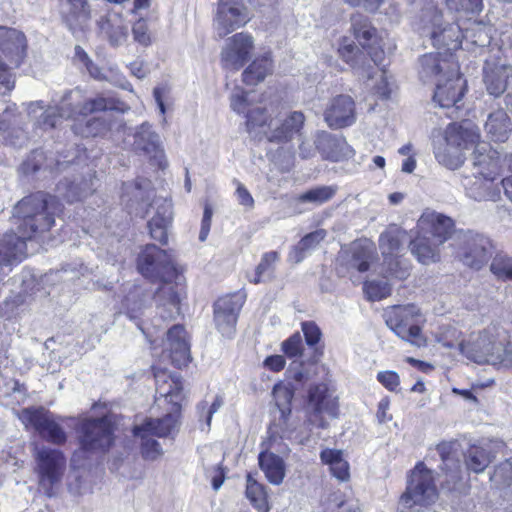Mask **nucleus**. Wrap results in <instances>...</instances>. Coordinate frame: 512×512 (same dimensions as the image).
Segmentation results:
<instances>
[{
  "label": "nucleus",
  "instance_id": "680f3d73",
  "mask_svg": "<svg viewBox=\"0 0 512 512\" xmlns=\"http://www.w3.org/2000/svg\"><path fill=\"white\" fill-rule=\"evenodd\" d=\"M364 291L370 300L378 301L390 295L391 287L386 280L367 281Z\"/></svg>",
  "mask_w": 512,
  "mask_h": 512
},
{
  "label": "nucleus",
  "instance_id": "6e6d98bb",
  "mask_svg": "<svg viewBox=\"0 0 512 512\" xmlns=\"http://www.w3.org/2000/svg\"><path fill=\"white\" fill-rule=\"evenodd\" d=\"M490 271L499 280L512 281V257L504 252H497L492 258Z\"/></svg>",
  "mask_w": 512,
  "mask_h": 512
},
{
  "label": "nucleus",
  "instance_id": "bb28decb",
  "mask_svg": "<svg viewBox=\"0 0 512 512\" xmlns=\"http://www.w3.org/2000/svg\"><path fill=\"white\" fill-rule=\"evenodd\" d=\"M26 37L13 28L0 27V50L9 63L18 67L26 55Z\"/></svg>",
  "mask_w": 512,
  "mask_h": 512
},
{
  "label": "nucleus",
  "instance_id": "79ce46f5",
  "mask_svg": "<svg viewBox=\"0 0 512 512\" xmlns=\"http://www.w3.org/2000/svg\"><path fill=\"white\" fill-rule=\"evenodd\" d=\"M321 461L329 466L331 474L340 481H347L350 477L349 464L343 458L341 450L324 449L320 453Z\"/></svg>",
  "mask_w": 512,
  "mask_h": 512
},
{
  "label": "nucleus",
  "instance_id": "603ef678",
  "mask_svg": "<svg viewBox=\"0 0 512 512\" xmlns=\"http://www.w3.org/2000/svg\"><path fill=\"white\" fill-rule=\"evenodd\" d=\"M247 131L257 137L262 134L265 138V130H268V123L271 119L262 107H254L249 109L246 114Z\"/></svg>",
  "mask_w": 512,
  "mask_h": 512
},
{
  "label": "nucleus",
  "instance_id": "c9c22d12",
  "mask_svg": "<svg viewBox=\"0 0 512 512\" xmlns=\"http://www.w3.org/2000/svg\"><path fill=\"white\" fill-rule=\"evenodd\" d=\"M440 246L437 241L420 231L410 242L411 253L425 265L440 261Z\"/></svg>",
  "mask_w": 512,
  "mask_h": 512
},
{
  "label": "nucleus",
  "instance_id": "393cba45",
  "mask_svg": "<svg viewBox=\"0 0 512 512\" xmlns=\"http://www.w3.org/2000/svg\"><path fill=\"white\" fill-rule=\"evenodd\" d=\"M441 139L453 145L455 148H460L463 152L471 146L477 145L480 139L478 127L469 120H464L461 123L449 124L444 132V137Z\"/></svg>",
  "mask_w": 512,
  "mask_h": 512
},
{
  "label": "nucleus",
  "instance_id": "c85d7f7f",
  "mask_svg": "<svg viewBox=\"0 0 512 512\" xmlns=\"http://www.w3.org/2000/svg\"><path fill=\"white\" fill-rule=\"evenodd\" d=\"M512 76V66L496 61H486L483 67V81L490 95L499 97L506 88L509 77Z\"/></svg>",
  "mask_w": 512,
  "mask_h": 512
},
{
  "label": "nucleus",
  "instance_id": "13d9d810",
  "mask_svg": "<svg viewBox=\"0 0 512 512\" xmlns=\"http://www.w3.org/2000/svg\"><path fill=\"white\" fill-rule=\"evenodd\" d=\"M286 373L288 378L292 379L297 385H303L315 374V365L313 363L305 364L302 361L294 360Z\"/></svg>",
  "mask_w": 512,
  "mask_h": 512
},
{
  "label": "nucleus",
  "instance_id": "37998d69",
  "mask_svg": "<svg viewBox=\"0 0 512 512\" xmlns=\"http://www.w3.org/2000/svg\"><path fill=\"white\" fill-rule=\"evenodd\" d=\"M348 264L359 272H366L373 259V247L369 243L353 242L349 249Z\"/></svg>",
  "mask_w": 512,
  "mask_h": 512
},
{
  "label": "nucleus",
  "instance_id": "cd10ccee",
  "mask_svg": "<svg viewBox=\"0 0 512 512\" xmlns=\"http://www.w3.org/2000/svg\"><path fill=\"white\" fill-rule=\"evenodd\" d=\"M315 146L325 159L335 162L348 159L354 154L352 147L343 137L324 131L317 134Z\"/></svg>",
  "mask_w": 512,
  "mask_h": 512
},
{
  "label": "nucleus",
  "instance_id": "5701e85b",
  "mask_svg": "<svg viewBox=\"0 0 512 512\" xmlns=\"http://www.w3.org/2000/svg\"><path fill=\"white\" fill-rule=\"evenodd\" d=\"M475 174L499 177L502 175L501 155L486 142L477 143L472 153Z\"/></svg>",
  "mask_w": 512,
  "mask_h": 512
},
{
  "label": "nucleus",
  "instance_id": "8fccbe9b",
  "mask_svg": "<svg viewBox=\"0 0 512 512\" xmlns=\"http://www.w3.org/2000/svg\"><path fill=\"white\" fill-rule=\"evenodd\" d=\"M133 434L141 439V454L145 459L153 461L162 456V447L158 441L152 438L153 434L137 425L133 428Z\"/></svg>",
  "mask_w": 512,
  "mask_h": 512
},
{
  "label": "nucleus",
  "instance_id": "9d476101",
  "mask_svg": "<svg viewBox=\"0 0 512 512\" xmlns=\"http://www.w3.org/2000/svg\"><path fill=\"white\" fill-rule=\"evenodd\" d=\"M305 116L300 111H291L269 120L265 139L268 142L282 144L294 138L302 139Z\"/></svg>",
  "mask_w": 512,
  "mask_h": 512
},
{
  "label": "nucleus",
  "instance_id": "f704fd0d",
  "mask_svg": "<svg viewBox=\"0 0 512 512\" xmlns=\"http://www.w3.org/2000/svg\"><path fill=\"white\" fill-rule=\"evenodd\" d=\"M150 295L144 293L140 287H134L124 297L122 301V312L131 320L134 321L136 326L143 331L140 319L147 308V303Z\"/></svg>",
  "mask_w": 512,
  "mask_h": 512
},
{
  "label": "nucleus",
  "instance_id": "5fc2aeb1",
  "mask_svg": "<svg viewBox=\"0 0 512 512\" xmlns=\"http://www.w3.org/2000/svg\"><path fill=\"white\" fill-rule=\"evenodd\" d=\"M246 496L258 510L266 511L268 509L265 487L253 479L251 474L247 475Z\"/></svg>",
  "mask_w": 512,
  "mask_h": 512
},
{
  "label": "nucleus",
  "instance_id": "e433bc0d",
  "mask_svg": "<svg viewBox=\"0 0 512 512\" xmlns=\"http://www.w3.org/2000/svg\"><path fill=\"white\" fill-rule=\"evenodd\" d=\"M484 129L491 140L504 142L512 130V123L504 109L489 113Z\"/></svg>",
  "mask_w": 512,
  "mask_h": 512
},
{
  "label": "nucleus",
  "instance_id": "412c9836",
  "mask_svg": "<svg viewBox=\"0 0 512 512\" xmlns=\"http://www.w3.org/2000/svg\"><path fill=\"white\" fill-rule=\"evenodd\" d=\"M75 92L66 91L58 105L49 106L36 120V125L42 130H50L59 126L65 119L77 120L75 107Z\"/></svg>",
  "mask_w": 512,
  "mask_h": 512
},
{
  "label": "nucleus",
  "instance_id": "423d86ee",
  "mask_svg": "<svg viewBox=\"0 0 512 512\" xmlns=\"http://www.w3.org/2000/svg\"><path fill=\"white\" fill-rule=\"evenodd\" d=\"M493 248L492 240L488 236L468 230L460 237L456 257L463 265L480 270L491 258Z\"/></svg>",
  "mask_w": 512,
  "mask_h": 512
},
{
  "label": "nucleus",
  "instance_id": "a18cd8bd",
  "mask_svg": "<svg viewBox=\"0 0 512 512\" xmlns=\"http://www.w3.org/2000/svg\"><path fill=\"white\" fill-rule=\"evenodd\" d=\"M325 237L326 231L324 229H318L305 235L290 252V260L295 263H300L305 258L306 254L314 249Z\"/></svg>",
  "mask_w": 512,
  "mask_h": 512
},
{
  "label": "nucleus",
  "instance_id": "a878e982",
  "mask_svg": "<svg viewBox=\"0 0 512 512\" xmlns=\"http://www.w3.org/2000/svg\"><path fill=\"white\" fill-rule=\"evenodd\" d=\"M441 56L442 53L437 52L423 55L420 58L419 75L424 82L431 80L433 77L442 79L451 73L453 68H458L453 54H444V58H441Z\"/></svg>",
  "mask_w": 512,
  "mask_h": 512
},
{
  "label": "nucleus",
  "instance_id": "0eeeda50",
  "mask_svg": "<svg viewBox=\"0 0 512 512\" xmlns=\"http://www.w3.org/2000/svg\"><path fill=\"white\" fill-rule=\"evenodd\" d=\"M81 447L89 451H105L113 443V426L108 417L86 418L78 427Z\"/></svg>",
  "mask_w": 512,
  "mask_h": 512
},
{
  "label": "nucleus",
  "instance_id": "c756f323",
  "mask_svg": "<svg viewBox=\"0 0 512 512\" xmlns=\"http://www.w3.org/2000/svg\"><path fill=\"white\" fill-rule=\"evenodd\" d=\"M496 178L474 174L473 178H468L464 183L467 196L478 202L498 201L501 197V189L494 182Z\"/></svg>",
  "mask_w": 512,
  "mask_h": 512
},
{
  "label": "nucleus",
  "instance_id": "4c0bfd02",
  "mask_svg": "<svg viewBox=\"0 0 512 512\" xmlns=\"http://www.w3.org/2000/svg\"><path fill=\"white\" fill-rule=\"evenodd\" d=\"M274 69L273 60L270 53L257 57L253 62L243 71L242 79L246 85H257L264 79L272 74Z\"/></svg>",
  "mask_w": 512,
  "mask_h": 512
},
{
  "label": "nucleus",
  "instance_id": "338daca9",
  "mask_svg": "<svg viewBox=\"0 0 512 512\" xmlns=\"http://www.w3.org/2000/svg\"><path fill=\"white\" fill-rule=\"evenodd\" d=\"M282 350L289 358L302 355L303 342L300 333H295L282 343Z\"/></svg>",
  "mask_w": 512,
  "mask_h": 512
},
{
  "label": "nucleus",
  "instance_id": "0e129e2a",
  "mask_svg": "<svg viewBox=\"0 0 512 512\" xmlns=\"http://www.w3.org/2000/svg\"><path fill=\"white\" fill-rule=\"evenodd\" d=\"M168 346L172 362L175 365L181 366L182 364L188 362L190 356V347L187 340H181L180 342H176Z\"/></svg>",
  "mask_w": 512,
  "mask_h": 512
},
{
  "label": "nucleus",
  "instance_id": "a211bd4d",
  "mask_svg": "<svg viewBox=\"0 0 512 512\" xmlns=\"http://www.w3.org/2000/svg\"><path fill=\"white\" fill-rule=\"evenodd\" d=\"M419 231L443 245L455 232V222L452 218L433 210L422 213L417 222Z\"/></svg>",
  "mask_w": 512,
  "mask_h": 512
},
{
  "label": "nucleus",
  "instance_id": "4468645a",
  "mask_svg": "<svg viewBox=\"0 0 512 512\" xmlns=\"http://www.w3.org/2000/svg\"><path fill=\"white\" fill-rule=\"evenodd\" d=\"M249 21L246 7L229 0H219L214 18V29L219 38H223Z\"/></svg>",
  "mask_w": 512,
  "mask_h": 512
},
{
  "label": "nucleus",
  "instance_id": "b1692460",
  "mask_svg": "<svg viewBox=\"0 0 512 512\" xmlns=\"http://www.w3.org/2000/svg\"><path fill=\"white\" fill-rule=\"evenodd\" d=\"M328 126L339 129L352 125L355 120V103L348 95L335 97L324 114Z\"/></svg>",
  "mask_w": 512,
  "mask_h": 512
},
{
  "label": "nucleus",
  "instance_id": "473e14b6",
  "mask_svg": "<svg viewBox=\"0 0 512 512\" xmlns=\"http://www.w3.org/2000/svg\"><path fill=\"white\" fill-rule=\"evenodd\" d=\"M154 376L156 393L173 404L175 410H179L180 401L183 398V384L181 378L178 375H172L165 371H158Z\"/></svg>",
  "mask_w": 512,
  "mask_h": 512
},
{
  "label": "nucleus",
  "instance_id": "7ed1b4c3",
  "mask_svg": "<svg viewBox=\"0 0 512 512\" xmlns=\"http://www.w3.org/2000/svg\"><path fill=\"white\" fill-rule=\"evenodd\" d=\"M61 211L62 204L55 196L44 192L26 196L14 207V216L20 221L17 229L32 239L35 234L50 230Z\"/></svg>",
  "mask_w": 512,
  "mask_h": 512
},
{
  "label": "nucleus",
  "instance_id": "2eb2a0df",
  "mask_svg": "<svg viewBox=\"0 0 512 512\" xmlns=\"http://www.w3.org/2000/svg\"><path fill=\"white\" fill-rule=\"evenodd\" d=\"M412 25L422 36L428 37L430 33L440 27L444 21L441 10L433 0H412L410 2Z\"/></svg>",
  "mask_w": 512,
  "mask_h": 512
},
{
  "label": "nucleus",
  "instance_id": "69168bd1",
  "mask_svg": "<svg viewBox=\"0 0 512 512\" xmlns=\"http://www.w3.org/2000/svg\"><path fill=\"white\" fill-rule=\"evenodd\" d=\"M449 10L460 12H480L483 7L482 0H445Z\"/></svg>",
  "mask_w": 512,
  "mask_h": 512
},
{
  "label": "nucleus",
  "instance_id": "1a4fd4ad",
  "mask_svg": "<svg viewBox=\"0 0 512 512\" xmlns=\"http://www.w3.org/2000/svg\"><path fill=\"white\" fill-rule=\"evenodd\" d=\"M307 409L309 423L325 429L328 427V422L324 415L336 418L338 416V401L325 384L315 385L309 389Z\"/></svg>",
  "mask_w": 512,
  "mask_h": 512
},
{
  "label": "nucleus",
  "instance_id": "6ab92c4d",
  "mask_svg": "<svg viewBox=\"0 0 512 512\" xmlns=\"http://www.w3.org/2000/svg\"><path fill=\"white\" fill-rule=\"evenodd\" d=\"M63 23L69 31L79 36L89 27L91 8L87 0H59Z\"/></svg>",
  "mask_w": 512,
  "mask_h": 512
},
{
  "label": "nucleus",
  "instance_id": "9b49d317",
  "mask_svg": "<svg viewBox=\"0 0 512 512\" xmlns=\"http://www.w3.org/2000/svg\"><path fill=\"white\" fill-rule=\"evenodd\" d=\"M20 419L25 424L32 425L40 436L53 444H63L66 433L54 420L53 415L44 408L29 407L21 411Z\"/></svg>",
  "mask_w": 512,
  "mask_h": 512
},
{
  "label": "nucleus",
  "instance_id": "f3484780",
  "mask_svg": "<svg viewBox=\"0 0 512 512\" xmlns=\"http://www.w3.org/2000/svg\"><path fill=\"white\" fill-rule=\"evenodd\" d=\"M497 343H494L486 332L471 334L468 340L459 344L460 352L469 360L478 364H492L499 359L496 355Z\"/></svg>",
  "mask_w": 512,
  "mask_h": 512
},
{
  "label": "nucleus",
  "instance_id": "49530a36",
  "mask_svg": "<svg viewBox=\"0 0 512 512\" xmlns=\"http://www.w3.org/2000/svg\"><path fill=\"white\" fill-rule=\"evenodd\" d=\"M338 52L342 59L350 64L352 68L362 70L363 76L366 75L368 79L371 77L369 71L370 65L366 68L362 61L364 54L353 42H348V40L344 38Z\"/></svg>",
  "mask_w": 512,
  "mask_h": 512
},
{
  "label": "nucleus",
  "instance_id": "ddd939ff",
  "mask_svg": "<svg viewBox=\"0 0 512 512\" xmlns=\"http://www.w3.org/2000/svg\"><path fill=\"white\" fill-rule=\"evenodd\" d=\"M254 49L253 37L247 33H237L228 38L221 51L223 68L237 71L244 66Z\"/></svg>",
  "mask_w": 512,
  "mask_h": 512
},
{
  "label": "nucleus",
  "instance_id": "dca6fc26",
  "mask_svg": "<svg viewBox=\"0 0 512 512\" xmlns=\"http://www.w3.org/2000/svg\"><path fill=\"white\" fill-rule=\"evenodd\" d=\"M133 150L137 154L148 156L155 161L159 168L164 169L167 165L164 156V149L159 134L152 129V126L144 122L135 129L133 134Z\"/></svg>",
  "mask_w": 512,
  "mask_h": 512
},
{
  "label": "nucleus",
  "instance_id": "c03bdc74",
  "mask_svg": "<svg viewBox=\"0 0 512 512\" xmlns=\"http://www.w3.org/2000/svg\"><path fill=\"white\" fill-rule=\"evenodd\" d=\"M405 234L404 230L397 226H391L380 235L379 245L385 259L398 257Z\"/></svg>",
  "mask_w": 512,
  "mask_h": 512
},
{
  "label": "nucleus",
  "instance_id": "bf43d9fd",
  "mask_svg": "<svg viewBox=\"0 0 512 512\" xmlns=\"http://www.w3.org/2000/svg\"><path fill=\"white\" fill-rule=\"evenodd\" d=\"M112 127L111 121L104 117H93L90 118L85 127L81 130V134L85 137H95L104 135Z\"/></svg>",
  "mask_w": 512,
  "mask_h": 512
},
{
  "label": "nucleus",
  "instance_id": "774afa93",
  "mask_svg": "<svg viewBox=\"0 0 512 512\" xmlns=\"http://www.w3.org/2000/svg\"><path fill=\"white\" fill-rule=\"evenodd\" d=\"M222 405L223 400L219 396L215 398L214 402L210 406H208L206 401H202L197 405L199 417H205L207 427H210L213 414L216 413Z\"/></svg>",
  "mask_w": 512,
  "mask_h": 512
},
{
  "label": "nucleus",
  "instance_id": "a19ab883",
  "mask_svg": "<svg viewBox=\"0 0 512 512\" xmlns=\"http://www.w3.org/2000/svg\"><path fill=\"white\" fill-rule=\"evenodd\" d=\"M433 152L438 163L448 169H458L464 163V153L460 148H455L443 139L434 141Z\"/></svg>",
  "mask_w": 512,
  "mask_h": 512
},
{
  "label": "nucleus",
  "instance_id": "052dcab7",
  "mask_svg": "<svg viewBox=\"0 0 512 512\" xmlns=\"http://www.w3.org/2000/svg\"><path fill=\"white\" fill-rule=\"evenodd\" d=\"M385 264L387 265L386 272L391 277H394L399 280H404L410 274V266L405 259H402L400 257L386 258Z\"/></svg>",
  "mask_w": 512,
  "mask_h": 512
},
{
  "label": "nucleus",
  "instance_id": "de8ad7c7",
  "mask_svg": "<svg viewBox=\"0 0 512 512\" xmlns=\"http://www.w3.org/2000/svg\"><path fill=\"white\" fill-rule=\"evenodd\" d=\"M138 426L154 436L167 437L176 428L177 419L175 415L169 413L163 418L147 419L143 424Z\"/></svg>",
  "mask_w": 512,
  "mask_h": 512
},
{
  "label": "nucleus",
  "instance_id": "2f4dec72",
  "mask_svg": "<svg viewBox=\"0 0 512 512\" xmlns=\"http://www.w3.org/2000/svg\"><path fill=\"white\" fill-rule=\"evenodd\" d=\"M23 231L8 232L0 239V264L20 262L26 257V241Z\"/></svg>",
  "mask_w": 512,
  "mask_h": 512
},
{
  "label": "nucleus",
  "instance_id": "6e6552de",
  "mask_svg": "<svg viewBox=\"0 0 512 512\" xmlns=\"http://www.w3.org/2000/svg\"><path fill=\"white\" fill-rule=\"evenodd\" d=\"M34 458L39 483L46 490L47 494L51 495L50 490L62 478L66 463L65 457L57 449L36 447Z\"/></svg>",
  "mask_w": 512,
  "mask_h": 512
},
{
  "label": "nucleus",
  "instance_id": "864d4df0",
  "mask_svg": "<svg viewBox=\"0 0 512 512\" xmlns=\"http://www.w3.org/2000/svg\"><path fill=\"white\" fill-rule=\"evenodd\" d=\"M491 462L490 453L479 446H472L465 454L467 469L474 473L483 472Z\"/></svg>",
  "mask_w": 512,
  "mask_h": 512
},
{
  "label": "nucleus",
  "instance_id": "4be33fe9",
  "mask_svg": "<svg viewBox=\"0 0 512 512\" xmlns=\"http://www.w3.org/2000/svg\"><path fill=\"white\" fill-rule=\"evenodd\" d=\"M444 78V82L442 79L437 80L433 99L441 108L456 107L458 109V103L464 96L466 81L458 73V68H453L452 72Z\"/></svg>",
  "mask_w": 512,
  "mask_h": 512
},
{
  "label": "nucleus",
  "instance_id": "f8f14e48",
  "mask_svg": "<svg viewBox=\"0 0 512 512\" xmlns=\"http://www.w3.org/2000/svg\"><path fill=\"white\" fill-rule=\"evenodd\" d=\"M245 302V296L233 293L219 298L214 303V321L218 331L227 338H232L238 315Z\"/></svg>",
  "mask_w": 512,
  "mask_h": 512
},
{
  "label": "nucleus",
  "instance_id": "7c9ffc66",
  "mask_svg": "<svg viewBox=\"0 0 512 512\" xmlns=\"http://www.w3.org/2000/svg\"><path fill=\"white\" fill-rule=\"evenodd\" d=\"M434 32L435 35L430 33L428 37L434 47L444 50L443 54H452L461 47L464 35L457 23L444 20Z\"/></svg>",
  "mask_w": 512,
  "mask_h": 512
},
{
  "label": "nucleus",
  "instance_id": "58836bf2",
  "mask_svg": "<svg viewBox=\"0 0 512 512\" xmlns=\"http://www.w3.org/2000/svg\"><path fill=\"white\" fill-rule=\"evenodd\" d=\"M259 466L267 480L274 485H279L285 477V463L283 459L268 451L261 452L258 456Z\"/></svg>",
  "mask_w": 512,
  "mask_h": 512
},
{
  "label": "nucleus",
  "instance_id": "f257e3e1",
  "mask_svg": "<svg viewBox=\"0 0 512 512\" xmlns=\"http://www.w3.org/2000/svg\"><path fill=\"white\" fill-rule=\"evenodd\" d=\"M137 269L145 278L161 281L153 295L159 316L164 320H173L180 315L184 286L168 251L154 244L145 245L138 255Z\"/></svg>",
  "mask_w": 512,
  "mask_h": 512
},
{
  "label": "nucleus",
  "instance_id": "f03ea898",
  "mask_svg": "<svg viewBox=\"0 0 512 512\" xmlns=\"http://www.w3.org/2000/svg\"><path fill=\"white\" fill-rule=\"evenodd\" d=\"M154 191L151 182L147 179H139L131 184L124 185L122 201L126 206L135 210V215L142 218L152 215L148 221V229L151 238L162 245L167 244L168 227L172 222V203L166 198L153 197Z\"/></svg>",
  "mask_w": 512,
  "mask_h": 512
},
{
  "label": "nucleus",
  "instance_id": "aec40b11",
  "mask_svg": "<svg viewBox=\"0 0 512 512\" xmlns=\"http://www.w3.org/2000/svg\"><path fill=\"white\" fill-rule=\"evenodd\" d=\"M98 34L113 47L123 45L129 33V25L120 10H109L96 20Z\"/></svg>",
  "mask_w": 512,
  "mask_h": 512
},
{
  "label": "nucleus",
  "instance_id": "4d7b16f0",
  "mask_svg": "<svg viewBox=\"0 0 512 512\" xmlns=\"http://www.w3.org/2000/svg\"><path fill=\"white\" fill-rule=\"evenodd\" d=\"M296 386L276 385L273 389V396L276 406L278 407L281 416L286 418L291 413V401L294 396Z\"/></svg>",
  "mask_w": 512,
  "mask_h": 512
},
{
  "label": "nucleus",
  "instance_id": "e2e57ef3",
  "mask_svg": "<svg viewBox=\"0 0 512 512\" xmlns=\"http://www.w3.org/2000/svg\"><path fill=\"white\" fill-rule=\"evenodd\" d=\"M489 31L490 29L486 26L476 23L473 28L467 29L463 35L464 38L470 39L473 44L484 47L490 44L492 39Z\"/></svg>",
  "mask_w": 512,
  "mask_h": 512
},
{
  "label": "nucleus",
  "instance_id": "72a5a7b5",
  "mask_svg": "<svg viewBox=\"0 0 512 512\" xmlns=\"http://www.w3.org/2000/svg\"><path fill=\"white\" fill-rule=\"evenodd\" d=\"M77 109V118L79 116H87L91 113L104 111L126 112L129 107L121 100L110 94H100L94 98L86 100L84 103H75Z\"/></svg>",
  "mask_w": 512,
  "mask_h": 512
},
{
  "label": "nucleus",
  "instance_id": "20e7f679",
  "mask_svg": "<svg viewBox=\"0 0 512 512\" xmlns=\"http://www.w3.org/2000/svg\"><path fill=\"white\" fill-rule=\"evenodd\" d=\"M436 498L437 490L432 471L427 469L423 463H419L411 472L406 491L399 500L397 512H407L406 509L414 506L429 505Z\"/></svg>",
  "mask_w": 512,
  "mask_h": 512
},
{
  "label": "nucleus",
  "instance_id": "3c124183",
  "mask_svg": "<svg viewBox=\"0 0 512 512\" xmlns=\"http://www.w3.org/2000/svg\"><path fill=\"white\" fill-rule=\"evenodd\" d=\"M278 260V252L270 251L264 253L261 257V261L255 269L254 278L250 279V281L254 284H258L271 280L274 277L275 265Z\"/></svg>",
  "mask_w": 512,
  "mask_h": 512
},
{
  "label": "nucleus",
  "instance_id": "ea45409f",
  "mask_svg": "<svg viewBox=\"0 0 512 512\" xmlns=\"http://www.w3.org/2000/svg\"><path fill=\"white\" fill-rule=\"evenodd\" d=\"M351 29L355 39L363 48H372L377 44V30L365 15L353 14L351 17Z\"/></svg>",
  "mask_w": 512,
  "mask_h": 512
},
{
  "label": "nucleus",
  "instance_id": "39448f33",
  "mask_svg": "<svg viewBox=\"0 0 512 512\" xmlns=\"http://www.w3.org/2000/svg\"><path fill=\"white\" fill-rule=\"evenodd\" d=\"M387 326L401 339L416 347L426 345L418 325L419 310L415 305L394 306L384 314Z\"/></svg>",
  "mask_w": 512,
  "mask_h": 512
},
{
  "label": "nucleus",
  "instance_id": "09e8293b",
  "mask_svg": "<svg viewBox=\"0 0 512 512\" xmlns=\"http://www.w3.org/2000/svg\"><path fill=\"white\" fill-rule=\"evenodd\" d=\"M337 185H323L311 188L298 197L301 203H310L315 206H320L330 201L337 193Z\"/></svg>",
  "mask_w": 512,
  "mask_h": 512
}]
</instances>
